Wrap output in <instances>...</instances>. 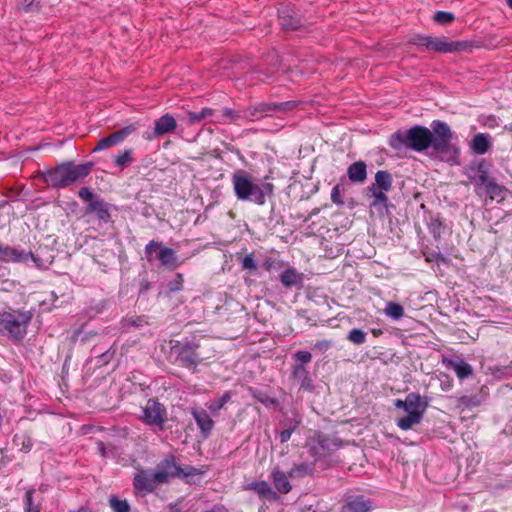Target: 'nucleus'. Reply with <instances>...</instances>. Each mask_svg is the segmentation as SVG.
<instances>
[{
  "mask_svg": "<svg viewBox=\"0 0 512 512\" xmlns=\"http://www.w3.org/2000/svg\"><path fill=\"white\" fill-rule=\"evenodd\" d=\"M113 354L114 353L109 351V350H107L106 352L102 353V355L100 356L101 363H103V364L108 363L111 360V358L113 357Z\"/></svg>",
  "mask_w": 512,
  "mask_h": 512,
  "instance_id": "obj_52",
  "label": "nucleus"
},
{
  "mask_svg": "<svg viewBox=\"0 0 512 512\" xmlns=\"http://www.w3.org/2000/svg\"><path fill=\"white\" fill-rule=\"evenodd\" d=\"M371 186H377L378 189L389 191L392 188V176L389 172L380 170L375 174V183Z\"/></svg>",
  "mask_w": 512,
  "mask_h": 512,
  "instance_id": "obj_27",
  "label": "nucleus"
},
{
  "mask_svg": "<svg viewBox=\"0 0 512 512\" xmlns=\"http://www.w3.org/2000/svg\"><path fill=\"white\" fill-rule=\"evenodd\" d=\"M17 8L24 11L25 13H31L38 11L40 6L36 0H19Z\"/></svg>",
  "mask_w": 512,
  "mask_h": 512,
  "instance_id": "obj_37",
  "label": "nucleus"
},
{
  "mask_svg": "<svg viewBox=\"0 0 512 512\" xmlns=\"http://www.w3.org/2000/svg\"><path fill=\"white\" fill-rule=\"evenodd\" d=\"M429 405L428 398L422 397L419 393L411 392L406 396L407 415L397 419L396 424L401 430L412 429L419 424Z\"/></svg>",
  "mask_w": 512,
  "mask_h": 512,
  "instance_id": "obj_5",
  "label": "nucleus"
},
{
  "mask_svg": "<svg viewBox=\"0 0 512 512\" xmlns=\"http://www.w3.org/2000/svg\"><path fill=\"white\" fill-rule=\"evenodd\" d=\"M231 397V392L226 391L219 399L207 403L208 410L213 415H217L218 412L231 400Z\"/></svg>",
  "mask_w": 512,
  "mask_h": 512,
  "instance_id": "obj_31",
  "label": "nucleus"
},
{
  "mask_svg": "<svg viewBox=\"0 0 512 512\" xmlns=\"http://www.w3.org/2000/svg\"><path fill=\"white\" fill-rule=\"evenodd\" d=\"M431 129L416 125L406 132L397 131L391 135L389 144L395 150L406 147L416 152H423L431 147L441 160L458 163L460 149L451 143L453 132L448 124L434 120Z\"/></svg>",
  "mask_w": 512,
  "mask_h": 512,
  "instance_id": "obj_1",
  "label": "nucleus"
},
{
  "mask_svg": "<svg viewBox=\"0 0 512 512\" xmlns=\"http://www.w3.org/2000/svg\"><path fill=\"white\" fill-rule=\"evenodd\" d=\"M191 414L195 419L196 424L199 427L201 433L205 437H207L214 427V421L212 420L209 413L202 408H192Z\"/></svg>",
  "mask_w": 512,
  "mask_h": 512,
  "instance_id": "obj_16",
  "label": "nucleus"
},
{
  "mask_svg": "<svg viewBox=\"0 0 512 512\" xmlns=\"http://www.w3.org/2000/svg\"><path fill=\"white\" fill-rule=\"evenodd\" d=\"M267 110H268V105L261 104L258 107L249 108L247 111H245L244 117L247 119H250V120L257 119L260 117V115H258V113H262Z\"/></svg>",
  "mask_w": 512,
  "mask_h": 512,
  "instance_id": "obj_40",
  "label": "nucleus"
},
{
  "mask_svg": "<svg viewBox=\"0 0 512 512\" xmlns=\"http://www.w3.org/2000/svg\"><path fill=\"white\" fill-rule=\"evenodd\" d=\"M297 425H298V422H296L295 425H293L292 427L284 429L283 431H281V433H280V441L282 443L287 442L291 438V435L294 432V430L296 429Z\"/></svg>",
  "mask_w": 512,
  "mask_h": 512,
  "instance_id": "obj_47",
  "label": "nucleus"
},
{
  "mask_svg": "<svg viewBox=\"0 0 512 512\" xmlns=\"http://www.w3.org/2000/svg\"><path fill=\"white\" fill-rule=\"evenodd\" d=\"M491 200L500 199L503 200L505 197L506 189L497 184L494 179L490 178L488 182L482 188Z\"/></svg>",
  "mask_w": 512,
  "mask_h": 512,
  "instance_id": "obj_25",
  "label": "nucleus"
},
{
  "mask_svg": "<svg viewBox=\"0 0 512 512\" xmlns=\"http://www.w3.org/2000/svg\"><path fill=\"white\" fill-rule=\"evenodd\" d=\"M394 406L399 409H403L405 411L406 409V398L404 400L396 399L394 401Z\"/></svg>",
  "mask_w": 512,
  "mask_h": 512,
  "instance_id": "obj_53",
  "label": "nucleus"
},
{
  "mask_svg": "<svg viewBox=\"0 0 512 512\" xmlns=\"http://www.w3.org/2000/svg\"><path fill=\"white\" fill-rule=\"evenodd\" d=\"M109 506L114 512H130V505L127 500L119 499L116 496H110Z\"/></svg>",
  "mask_w": 512,
  "mask_h": 512,
  "instance_id": "obj_35",
  "label": "nucleus"
},
{
  "mask_svg": "<svg viewBox=\"0 0 512 512\" xmlns=\"http://www.w3.org/2000/svg\"><path fill=\"white\" fill-rule=\"evenodd\" d=\"M293 376L300 380L301 385L304 386L305 382L308 380V371L303 365H296L293 368Z\"/></svg>",
  "mask_w": 512,
  "mask_h": 512,
  "instance_id": "obj_42",
  "label": "nucleus"
},
{
  "mask_svg": "<svg viewBox=\"0 0 512 512\" xmlns=\"http://www.w3.org/2000/svg\"><path fill=\"white\" fill-rule=\"evenodd\" d=\"M433 19L435 22L445 25L451 23L455 19V17L454 14L451 12L437 11L434 14Z\"/></svg>",
  "mask_w": 512,
  "mask_h": 512,
  "instance_id": "obj_39",
  "label": "nucleus"
},
{
  "mask_svg": "<svg viewBox=\"0 0 512 512\" xmlns=\"http://www.w3.org/2000/svg\"><path fill=\"white\" fill-rule=\"evenodd\" d=\"M145 254L149 262L157 259L159 260L161 266L171 270L175 269L179 265L176 252L173 249L165 247L162 243L154 240L150 241L145 246Z\"/></svg>",
  "mask_w": 512,
  "mask_h": 512,
  "instance_id": "obj_7",
  "label": "nucleus"
},
{
  "mask_svg": "<svg viewBox=\"0 0 512 512\" xmlns=\"http://www.w3.org/2000/svg\"><path fill=\"white\" fill-rule=\"evenodd\" d=\"M199 345L195 342H186L182 344L177 351V361L185 368H196L201 357L197 353Z\"/></svg>",
  "mask_w": 512,
  "mask_h": 512,
  "instance_id": "obj_11",
  "label": "nucleus"
},
{
  "mask_svg": "<svg viewBox=\"0 0 512 512\" xmlns=\"http://www.w3.org/2000/svg\"><path fill=\"white\" fill-rule=\"evenodd\" d=\"M232 185L235 196L240 201H252L262 206L266 202V196L273 195L272 183H255L252 176L245 170H236L232 175Z\"/></svg>",
  "mask_w": 512,
  "mask_h": 512,
  "instance_id": "obj_2",
  "label": "nucleus"
},
{
  "mask_svg": "<svg viewBox=\"0 0 512 512\" xmlns=\"http://www.w3.org/2000/svg\"><path fill=\"white\" fill-rule=\"evenodd\" d=\"M242 268L244 270H253L257 269V263L253 254L246 255L242 260Z\"/></svg>",
  "mask_w": 512,
  "mask_h": 512,
  "instance_id": "obj_43",
  "label": "nucleus"
},
{
  "mask_svg": "<svg viewBox=\"0 0 512 512\" xmlns=\"http://www.w3.org/2000/svg\"><path fill=\"white\" fill-rule=\"evenodd\" d=\"M212 115H213V110L210 108H203L201 111H198V112H188L187 122L189 125H194Z\"/></svg>",
  "mask_w": 512,
  "mask_h": 512,
  "instance_id": "obj_32",
  "label": "nucleus"
},
{
  "mask_svg": "<svg viewBox=\"0 0 512 512\" xmlns=\"http://www.w3.org/2000/svg\"><path fill=\"white\" fill-rule=\"evenodd\" d=\"M183 275L182 274H176L174 281L170 284V289L172 291H178L182 288L183 284Z\"/></svg>",
  "mask_w": 512,
  "mask_h": 512,
  "instance_id": "obj_48",
  "label": "nucleus"
},
{
  "mask_svg": "<svg viewBox=\"0 0 512 512\" xmlns=\"http://www.w3.org/2000/svg\"><path fill=\"white\" fill-rule=\"evenodd\" d=\"M166 419V408L157 400L149 399L145 405L142 406V415L140 416V420L146 425L163 430Z\"/></svg>",
  "mask_w": 512,
  "mask_h": 512,
  "instance_id": "obj_8",
  "label": "nucleus"
},
{
  "mask_svg": "<svg viewBox=\"0 0 512 512\" xmlns=\"http://www.w3.org/2000/svg\"><path fill=\"white\" fill-rule=\"evenodd\" d=\"M429 40H431V36L418 35L413 39L412 43L418 46H425L427 48V42Z\"/></svg>",
  "mask_w": 512,
  "mask_h": 512,
  "instance_id": "obj_50",
  "label": "nucleus"
},
{
  "mask_svg": "<svg viewBox=\"0 0 512 512\" xmlns=\"http://www.w3.org/2000/svg\"><path fill=\"white\" fill-rule=\"evenodd\" d=\"M507 4L512 9V0H507Z\"/></svg>",
  "mask_w": 512,
  "mask_h": 512,
  "instance_id": "obj_58",
  "label": "nucleus"
},
{
  "mask_svg": "<svg viewBox=\"0 0 512 512\" xmlns=\"http://www.w3.org/2000/svg\"><path fill=\"white\" fill-rule=\"evenodd\" d=\"M279 22L283 29L295 30L300 25V20L293 16L292 11L283 7L279 10Z\"/></svg>",
  "mask_w": 512,
  "mask_h": 512,
  "instance_id": "obj_21",
  "label": "nucleus"
},
{
  "mask_svg": "<svg viewBox=\"0 0 512 512\" xmlns=\"http://www.w3.org/2000/svg\"><path fill=\"white\" fill-rule=\"evenodd\" d=\"M78 195H79V197H80L82 200H84V201H86V202H90V203H91V202H94V201H93V196H94V195H93V192H92V190H91L90 188H88V187H82V188L79 190Z\"/></svg>",
  "mask_w": 512,
  "mask_h": 512,
  "instance_id": "obj_45",
  "label": "nucleus"
},
{
  "mask_svg": "<svg viewBox=\"0 0 512 512\" xmlns=\"http://www.w3.org/2000/svg\"><path fill=\"white\" fill-rule=\"evenodd\" d=\"M447 367L452 369L461 380L469 377L473 372L472 366L463 360H449Z\"/></svg>",
  "mask_w": 512,
  "mask_h": 512,
  "instance_id": "obj_22",
  "label": "nucleus"
},
{
  "mask_svg": "<svg viewBox=\"0 0 512 512\" xmlns=\"http://www.w3.org/2000/svg\"><path fill=\"white\" fill-rule=\"evenodd\" d=\"M384 311L393 320H399L404 316V308L395 302H388Z\"/></svg>",
  "mask_w": 512,
  "mask_h": 512,
  "instance_id": "obj_34",
  "label": "nucleus"
},
{
  "mask_svg": "<svg viewBox=\"0 0 512 512\" xmlns=\"http://www.w3.org/2000/svg\"><path fill=\"white\" fill-rule=\"evenodd\" d=\"M368 192L374 198L373 202L371 203V206H373V207H377V206L386 207L387 206L388 197L385 194L386 191H384L382 189H378L377 186H369Z\"/></svg>",
  "mask_w": 512,
  "mask_h": 512,
  "instance_id": "obj_30",
  "label": "nucleus"
},
{
  "mask_svg": "<svg viewBox=\"0 0 512 512\" xmlns=\"http://www.w3.org/2000/svg\"><path fill=\"white\" fill-rule=\"evenodd\" d=\"M331 346V342L328 340H321L315 344V348L321 351H326Z\"/></svg>",
  "mask_w": 512,
  "mask_h": 512,
  "instance_id": "obj_51",
  "label": "nucleus"
},
{
  "mask_svg": "<svg viewBox=\"0 0 512 512\" xmlns=\"http://www.w3.org/2000/svg\"><path fill=\"white\" fill-rule=\"evenodd\" d=\"M31 319L32 314L29 311L0 312V332L13 339L21 340L26 334L27 325Z\"/></svg>",
  "mask_w": 512,
  "mask_h": 512,
  "instance_id": "obj_4",
  "label": "nucleus"
},
{
  "mask_svg": "<svg viewBox=\"0 0 512 512\" xmlns=\"http://www.w3.org/2000/svg\"><path fill=\"white\" fill-rule=\"evenodd\" d=\"M69 512H92V510L89 509V508H86V507H80V508H78L76 510H72V511H69Z\"/></svg>",
  "mask_w": 512,
  "mask_h": 512,
  "instance_id": "obj_54",
  "label": "nucleus"
},
{
  "mask_svg": "<svg viewBox=\"0 0 512 512\" xmlns=\"http://www.w3.org/2000/svg\"><path fill=\"white\" fill-rule=\"evenodd\" d=\"M31 259L37 267H41L40 259L31 252H26L0 242V261L2 262H26Z\"/></svg>",
  "mask_w": 512,
  "mask_h": 512,
  "instance_id": "obj_10",
  "label": "nucleus"
},
{
  "mask_svg": "<svg viewBox=\"0 0 512 512\" xmlns=\"http://www.w3.org/2000/svg\"><path fill=\"white\" fill-rule=\"evenodd\" d=\"M280 281L285 287L289 288L301 283L302 277L295 269L290 268L281 273Z\"/></svg>",
  "mask_w": 512,
  "mask_h": 512,
  "instance_id": "obj_28",
  "label": "nucleus"
},
{
  "mask_svg": "<svg viewBox=\"0 0 512 512\" xmlns=\"http://www.w3.org/2000/svg\"><path fill=\"white\" fill-rule=\"evenodd\" d=\"M223 117L228 119L230 122H235L240 117V114L235 110L227 108L223 112Z\"/></svg>",
  "mask_w": 512,
  "mask_h": 512,
  "instance_id": "obj_49",
  "label": "nucleus"
},
{
  "mask_svg": "<svg viewBox=\"0 0 512 512\" xmlns=\"http://www.w3.org/2000/svg\"><path fill=\"white\" fill-rule=\"evenodd\" d=\"M250 490L255 491L259 496L266 499H276L277 495L266 481H255L248 485Z\"/></svg>",
  "mask_w": 512,
  "mask_h": 512,
  "instance_id": "obj_23",
  "label": "nucleus"
},
{
  "mask_svg": "<svg viewBox=\"0 0 512 512\" xmlns=\"http://www.w3.org/2000/svg\"><path fill=\"white\" fill-rule=\"evenodd\" d=\"M254 397L264 404L265 406L269 407L276 404V400L274 398H271L270 396L264 394V393H255Z\"/></svg>",
  "mask_w": 512,
  "mask_h": 512,
  "instance_id": "obj_44",
  "label": "nucleus"
},
{
  "mask_svg": "<svg viewBox=\"0 0 512 512\" xmlns=\"http://www.w3.org/2000/svg\"><path fill=\"white\" fill-rule=\"evenodd\" d=\"M347 340L353 344L361 345L366 342V333L358 328H354L349 331Z\"/></svg>",
  "mask_w": 512,
  "mask_h": 512,
  "instance_id": "obj_36",
  "label": "nucleus"
},
{
  "mask_svg": "<svg viewBox=\"0 0 512 512\" xmlns=\"http://www.w3.org/2000/svg\"><path fill=\"white\" fill-rule=\"evenodd\" d=\"M289 475L280 470L278 467H275L271 472V479L273 481L274 487L281 494H288L292 486L289 482Z\"/></svg>",
  "mask_w": 512,
  "mask_h": 512,
  "instance_id": "obj_19",
  "label": "nucleus"
},
{
  "mask_svg": "<svg viewBox=\"0 0 512 512\" xmlns=\"http://www.w3.org/2000/svg\"><path fill=\"white\" fill-rule=\"evenodd\" d=\"M315 470V463H307L303 462L300 464H295L290 471L288 472V475L290 478H304L308 475H312Z\"/></svg>",
  "mask_w": 512,
  "mask_h": 512,
  "instance_id": "obj_24",
  "label": "nucleus"
},
{
  "mask_svg": "<svg viewBox=\"0 0 512 512\" xmlns=\"http://www.w3.org/2000/svg\"><path fill=\"white\" fill-rule=\"evenodd\" d=\"M370 508L369 501L358 497L343 506L341 512H368Z\"/></svg>",
  "mask_w": 512,
  "mask_h": 512,
  "instance_id": "obj_26",
  "label": "nucleus"
},
{
  "mask_svg": "<svg viewBox=\"0 0 512 512\" xmlns=\"http://www.w3.org/2000/svg\"><path fill=\"white\" fill-rule=\"evenodd\" d=\"M91 166V163L75 165L72 162H64L44 172L43 177L48 185L65 188L85 178L90 173Z\"/></svg>",
  "mask_w": 512,
  "mask_h": 512,
  "instance_id": "obj_3",
  "label": "nucleus"
},
{
  "mask_svg": "<svg viewBox=\"0 0 512 512\" xmlns=\"http://www.w3.org/2000/svg\"><path fill=\"white\" fill-rule=\"evenodd\" d=\"M294 358L301 363H309L312 359V355L308 351H297L294 354Z\"/></svg>",
  "mask_w": 512,
  "mask_h": 512,
  "instance_id": "obj_46",
  "label": "nucleus"
},
{
  "mask_svg": "<svg viewBox=\"0 0 512 512\" xmlns=\"http://www.w3.org/2000/svg\"><path fill=\"white\" fill-rule=\"evenodd\" d=\"M177 128L175 118L170 114H165L155 121V127L152 133H146L145 138L152 140L164 134L171 133Z\"/></svg>",
  "mask_w": 512,
  "mask_h": 512,
  "instance_id": "obj_15",
  "label": "nucleus"
},
{
  "mask_svg": "<svg viewBox=\"0 0 512 512\" xmlns=\"http://www.w3.org/2000/svg\"><path fill=\"white\" fill-rule=\"evenodd\" d=\"M492 147V137L488 133H477L469 143V148L477 155L487 153Z\"/></svg>",
  "mask_w": 512,
  "mask_h": 512,
  "instance_id": "obj_18",
  "label": "nucleus"
},
{
  "mask_svg": "<svg viewBox=\"0 0 512 512\" xmlns=\"http://www.w3.org/2000/svg\"><path fill=\"white\" fill-rule=\"evenodd\" d=\"M343 191H344V188L340 184H337L333 187V189L331 191V200L334 204H336V205L344 204V201L342 198Z\"/></svg>",
  "mask_w": 512,
  "mask_h": 512,
  "instance_id": "obj_41",
  "label": "nucleus"
},
{
  "mask_svg": "<svg viewBox=\"0 0 512 512\" xmlns=\"http://www.w3.org/2000/svg\"><path fill=\"white\" fill-rule=\"evenodd\" d=\"M347 175L352 182L364 183L367 178V166L363 161H357L348 167Z\"/></svg>",
  "mask_w": 512,
  "mask_h": 512,
  "instance_id": "obj_20",
  "label": "nucleus"
},
{
  "mask_svg": "<svg viewBox=\"0 0 512 512\" xmlns=\"http://www.w3.org/2000/svg\"><path fill=\"white\" fill-rule=\"evenodd\" d=\"M31 445H32V444H31L30 440H28V444H25V443H24V444H23V448H25V449H26V451H29V450H30V448H31Z\"/></svg>",
  "mask_w": 512,
  "mask_h": 512,
  "instance_id": "obj_56",
  "label": "nucleus"
},
{
  "mask_svg": "<svg viewBox=\"0 0 512 512\" xmlns=\"http://www.w3.org/2000/svg\"><path fill=\"white\" fill-rule=\"evenodd\" d=\"M340 446L341 443L337 438L329 437L321 432H315L308 443L309 453L314 458L315 462L331 455L337 451Z\"/></svg>",
  "mask_w": 512,
  "mask_h": 512,
  "instance_id": "obj_6",
  "label": "nucleus"
},
{
  "mask_svg": "<svg viewBox=\"0 0 512 512\" xmlns=\"http://www.w3.org/2000/svg\"><path fill=\"white\" fill-rule=\"evenodd\" d=\"M467 47L465 42L451 41L446 37L434 38L427 42V49L441 53H451L464 50Z\"/></svg>",
  "mask_w": 512,
  "mask_h": 512,
  "instance_id": "obj_14",
  "label": "nucleus"
},
{
  "mask_svg": "<svg viewBox=\"0 0 512 512\" xmlns=\"http://www.w3.org/2000/svg\"><path fill=\"white\" fill-rule=\"evenodd\" d=\"M156 484H159L154 477V473L148 474L145 471H141L136 474L133 480V485L136 491L142 493H150L154 490Z\"/></svg>",
  "mask_w": 512,
  "mask_h": 512,
  "instance_id": "obj_17",
  "label": "nucleus"
},
{
  "mask_svg": "<svg viewBox=\"0 0 512 512\" xmlns=\"http://www.w3.org/2000/svg\"><path fill=\"white\" fill-rule=\"evenodd\" d=\"M371 333L373 334V336L378 337V336L382 335L383 332L381 329L374 328L371 330Z\"/></svg>",
  "mask_w": 512,
  "mask_h": 512,
  "instance_id": "obj_55",
  "label": "nucleus"
},
{
  "mask_svg": "<svg viewBox=\"0 0 512 512\" xmlns=\"http://www.w3.org/2000/svg\"><path fill=\"white\" fill-rule=\"evenodd\" d=\"M134 161L133 152L131 149H126L115 157V165L121 170L128 167Z\"/></svg>",
  "mask_w": 512,
  "mask_h": 512,
  "instance_id": "obj_33",
  "label": "nucleus"
},
{
  "mask_svg": "<svg viewBox=\"0 0 512 512\" xmlns=\"http://www.w3.org/2000/svg\"><path fill=\"white\" fill-rule=\"evenodd\" d=\"M33 494L34 490H28L25 493L23 499L25 512H39L38 506L33 503Z\"/></svg>",
  "mask_w": 512,
  "mask_h": 512,
  "instance_id": "obj_38",
  "label": "nucleus"
},
{
  "mask_svg": "<svg viewBox=\"0 0 512 512\" xmlns=\"http://www.w3.org/2000/svg\"><path fill=\"white\" fill-rule=\"evenodd\" d=\"M284 105H289V102L284 103ZM283 104H280L279 106H276V108H281Z\"/></svg>",
  "mask_w": 512,
  "mask_h": 512,
  "instance_id": "obj_59",
  "label": "nucleus"
},
{
  "mask_svg": "<svg viewBox=\"0 0 512 512\" xmlns=\"http://www.w3.org/2000/svg\"><path fill=\"white\" fill-rule=\"evenodd\" d=\"M88 212H94L100 220L108 221L110 214L107 208V204L103 201L91 202L88 206Z\"/></svg>",
  "mask_w": 512,
  "mask_h": 512,
  "instance_id": "obj_29",
  "label": "nucleus"
},
{
  "mask_svg": "<svg viewBox=\"0 0 512 512\" xmlns=\"http://www.w3.org/2000/svg\"><path fill=\"white\" fill-rule=\"evenodd\" d=\"M181 472V468L176 464L175 457L169 455L157 465L154 477L161 484L168 481L169 478L180 476Z\"/></svg>",
  "mask_w": 512,
  "mask_h": 512,
  "instance_id": "obj_12",
  "label": "nucleus"
},
{
  "mask_svg": "<svg viewBox=\"0 0 512 512\" xmlns=\"http://www.w3.org/2000/svg\"><path fill=\"white\" fill-rule=\"evenodd\" d=\"M450 387H451V384H450V383H448V384H445V386L443 385V386H442V389H443V390H448Z\"/></svg>",
  "mask_w": 512,
  "mask_h": 512,
  "instance_id": "obj_57",
  "label": "nucleus"
},
{
  "mask_svg": "<svg viewBox=\"0 0 512 512\" xmlns=\"http://www.w3.org/2000/svg\"><path fill=\"white\" fill-rule=\"evenodd\" d=\"M465 175L470 182L475 185V191L481 195V190L490 179L489 165L486 160L481 159L477 163H472L465 168Z\"/></svg>",
  "mask_w": 512,
  "mask_h": 512,
  "instance_id": "obj_9",
  "label": "nucleus"
},
{
  "mask_svg": "<svg viewBox=\"0 0 512 512\" xmlns=\"http://www.w3.org/2000/svg\"><path fill=\"white\" fill-rule=\"evenodd\" d=\"M136 129V126L134 124H131L117 132L110 134L107 137L100 139L93 151L108 149L110 147L122 143L125 140V138L132 134Z\"/></svg>",
  "mask_w": 512,
  "mask_h": 512,
  "instance_id": "obj_13",
  "label": "nucleus"
}]
</instances>
